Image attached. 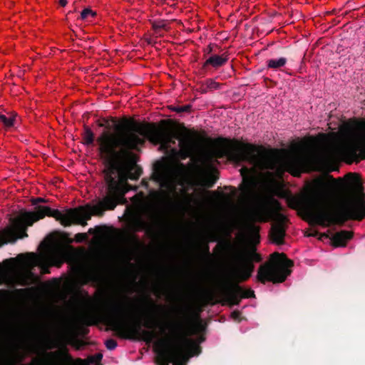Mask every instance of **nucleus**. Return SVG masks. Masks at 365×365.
Masks as SVG:
<instances>
[{"instance_id": "obj_1", "label": "nucleus", "mask_w": 365, "mask_h": 365, "mask_svg": "<svg viewBox=\"0 0 365 365\" xmlns=\"http://www.w3.org/2000/svg\"><path fill=\"white\" fill-rule=\"evenodd\" d=\"M147 138L152 143L167 144L173 138L179 140V156L185 159L192 155L191 141L199 140L197 131L175 123L171 120H162L158 124L139 122L133 117L123 116L114 126V132L103 131L96 140L98 153L110 168L121 175L128 174L130 180H138L142 174L135 166V155L128 150H137Z\"/></svg>"}, {"instance_id": "obj_2", "label": "nucleus", "mask_w": 365, "mask_h": 365, "mask_svg": "<svg viewBox=\"0 0 365 365\" xmlns=\"http://www.w3.org/2000/svg\"><path fill=\"white\" fill-rule=\"evenodd\" d=\"M322 187L340 189L347 203L334 204L322 202L318 193L312 188H304L299 194L286 197L287 206L299 211L304 219L318 225L328 222L343 225L348 220L361 221L365 217V194L360 175L347 173L343 179L329 175L318 180Z\"/></svg>"}, {"instance_id": "obj_3", "label": "nucleus", "mask_w": 365, "mask_h": 365, "mask_svg": "<svg viewBox=\"0 0 365 365\" xmlns=\"http://www.w3.org/2000/svg\"><path fill=\"white\" fill-rule=\"evenodd\" d=\"M280 202L272 196L265 195L256 198L253 205L247 210L246 217L240 220L232 218L216 226V232L223 238H213L211 241L217 240V243L213 249V255L222 257L230 254L237 248L236 244L231 242L230 234L234 227L244 229L246 233L241 237L257 243L259 238V227L253 222H267L276 220L282 215Z\"/></svg>"}, {"instance_id": "obj_4", "label": "nucleus", "mask_w": 365, "mask_h": 365, "mask_svg": "<svg viewBox=\"0 0 365 365\" xmlns=\"http://www.w3.org/2000/svg\"><path fill=\"white\" fill-rule=\"evenodd\" d=\"M200 138L191 141L192 155L189 156L194 162H206L213 157L229 155L237 160H249L257 167L262 169H272L277 160V151L257 147L252 144L245 143L237 140L219 138L212 143V149H207L203 145L210 142L198 132Z\"/></svg>"}, {"instance_id": "obj_5", "label": "nucleus", "mask_w": 365, "mask_h": 365, "mask_svg": "<svg viewBox=\"0 0 365 365\" xmlns=\"http://www.w3.org/2000/svg\"><path fill=\"white\" fill-rule=\"evenodd\" d=\"M233 250L230 254L217 259L229 257L235 262L234 266L227 272V279L221 285L219 294L223 296V300L230 305H239L242 299L255 298V294L251 288H244L239 283L247 281L254 271V262L262 260L261 255L255 249L243 250L235 253Z\"/></svg>"}, {"instance_id": "obj_6", "label": "nucleus", "mask_w": 365, "mask_h": 365, "mask_svg": "<svg viewBox=\"0 0 365 365\" xmlns=\"http://www.w3.org/2000/svg\"><path fill=\"white\" fill-rule=\"evenodd\" d=\"M217 295L210 289L201 291L195 296L192 306L185 309L187 316L185 322H178L168 327L171 334L168 336L175 346L180 345L183 348L187 358L198 355L200 346L197 341L187 336L200 333L205 329L200 315L201 308L208 304L221 303V300L215 299Z\"/></svg>"}, {"instance_id": "obj_7", "label": "nucleus", "mask_w": 365, "mask_h": 365, "mask_svg": "<svg viewBox=\"0 0 365 365\" xmlns=\"http://www.w3.org/2000/svg\"><path fill=\"white\" fill-rule=\"evenodd\" d=\"M55 264L53 256L34 252L19 254L0 265V284L7 282L25 286L35 283L38 277L32 272L34 267H39L41 274H46L50 273V267Z\"/></svg>"}, {"instance_id": "obj_8", "label": "nucleus", "mask_w": 365, "mask_h": 365, "mask_svg": "<svg viewBox=\"0 0 365 365\" xmlns=\"http://www.w3.org/2000/svg\"><path fill=\"white\" fill-rule=\"evenodd\" d=\"M78 321L87 326L95 325L98 322H103L112 331H115L117 336L121 339H141L146 343H150L158 335L153 330H143L139 332L136 324L128 320L123 314L120 303H115L105 314H101L100 312L98 314L85 313L78 317Z\"/></svg>"}, {"instance_id": "obj_9", "label": "nucleus", "mask_w": 365, "mask_h": 365, "mask_svg": "<svg viewBox=\"0 0 365 365\" xmlns=\"http://www.w3.org/2000/svg\"><path fill=\"white\" fill-rule=\"evenodd\" d=\"M30 331L34 334V341L30 344L31 348H36L39 345H42L46 349L58 348L56 351L43 353L39 359H32L31 365H89L90 363L94 361L95 358L100 360L102 357L101 354H98L96 356H89L87 359H73L61 337L53 340L48 337L38 338L37 336L40 329L37 327H32ZM33 351H35L34 349Z\"/></svg>"}, {"instance_id": "obj_10", "label": "nucleus", "mask_w": 365, "mask_h": 365, "mask_svg": "<svg viewBox=\"0 0 365 365\" xmlns=\"http://www.w3.org/2000/svg\"><path fill=\"white\" fill-rule=\"evenodd\" d=\"M188 168L175 157L170 155L163 157L160 160L156 162L153 168V178L159 183L161 187L166 188L167 191H153L150 193V198L155 202L168 200V192H175L178 178L185 175Z\"/></svg>"}, {"instance_id": "obj_11", "label": "nucleus", "mask_w": 365, "mask_h": 365, "mask_svg": "<svg viewBox=\"0 0 365 365\" xmlns=\"http://www.w3.org/2000/svg\"><path fill=\"white\" fill-rule=\"evenodd\" d=\"M329 138L324 133L316 136L302 138L299 142L293 144L291 152L297 155L285 163V169L293 176H299L303 171L305 161L315 155L320 150L329 144Z\"/></svg>"}, {"instance_id": "obj_12", "label": "nucleus", "mask_w": 365, "mask_h": 365, "mask_svg": "<svg viewBox=\"0 0 365 365\" xmlns=\"http://www.w3.org/2000/svg\"><path fill=\"white\" fill-rule=\"evenodd\" d=\"M293 265L292 260L288 259L286 254L275 252L269 255L266 262L259 267L257 281L262 284L267 282L274 284L284 282L290 274L289 269Z\"/></svg>"}, {"instance_id": "obj_13", "label": "nucleus", "mask_w": 365, "mask_h": 365, "mask_svg": "<svg viewBox=\"0 0 365 365\" xmlns=\"http://www.w3.org/2000/svg\"><path fill=\"white\" fill-rule=\"evenodd\" d=\"M58 215V210L51 209L48 206H37L35 211H24L13 218L7 228L12 233V237L15 238L16 242L18 239L28 237L26 233L28 226H31L34 222L45 217H53L57 220Z\"/></svg>"}, {"instance_id": "obj_14", "label": "nucleus", "mask_w": 365, "mask_h": 365, "mask_svg": "<svg viewBox=\"0 0 365 365\" xmlns=\"http://www.w3.org/2000/svg\"><path fill=\"white\" fill-rule=\"evenodd\" d=\"M154 350L157 353L156 363L158 365H185L187 360L183 348L175 346L168 336L156 341L154 344Z\"/></svg>"}, {"instance_id": "obj_15", "label": "nucleus", "mask_w": 365, "mask_h": 365, "mask_svg": "<svg viewBox=\"0 0 365 365\" xmlns=\"http://www.w3.org/2000/svg\"><path fill=\"white\" fill-rule=\"evenodd\" d=\"M108 192L106 197L100 202L99 206L105 210H113L118 204H125V194L128 191L127 184L116 181L111 175L106 177Z\"/></svg>"}, {"instance_id": "obj_16", "label": "nucleus", "mask_w": 365, "mask_h": 365, "mask_svg": "<svg viewBox=\"0 0 365 365\" xmlns=\"http://www.w3.org/2000/svg\"><path fill=\"white\" fill-rule=\"evenodd\" d=\"M92 215L91 207L88 206H79L75 208H70L64 213L58 210L57 221L64 227L71 225H80L86 226L87 221Z\"/></svg>"}, {"instance_id": "obj_17", "label": "nucleus", "mask_w": 365, "mask_h": 365, "mask_svg": "<svg viewBox=\"0 0 365 365\" xmlns=\"http://www.w3.org/2000/svg\"><path fill=\"white\" fill-rule=\"evenodd\" d=\"M72 274L76 281L82 285L90 282H101L103 279L100 274V270L96 267L73 265L72 267Z\"/></svg>"}, {"instance_id": "obj_18", "label": "nucleus", "mask_w": 365, "mask_h": 365, "mask_svg": "<svg viewBox=\"0 0 365 365\" xmlns=\"http://www.w3.org/2000/svg\"><path fill=\"white\" fill-rule=\"evenodd\" d=\"M130 225L134 231L145 230L148 236L153 239L160 237L165 228V224L160 218L155 219L153 223L150 224L140 217H135L133 219Z\"/></svg>"}, {"instance_id": "obj_19", "label": "nucleus", "mask_w": 365, "mask_h": 365, "mask_svg": "<svg viewBox=\"0 0 365 365\" xmlns=\"http://www.w3.org/2000/svg\"><path fill=\"white\" fill-rule=\"evenodd\" d=\"M343 134L349 141L360 147L365 155V119L346 127Z\"/></svg>"}, {"instance_id": "obj_20", "label": "nucleus", "mask_w": 365, "mask_h": 365, "mask_svg": "<svg viewBox=\"0 0 365 365\" xmlns=\"http://www.w3.org/2000/svg\"><path fill=\"white\" fill-rule=\"evenodd\" d=\"M288 220L287 217L284 215H279L273 220L269 232V237L272 243L277 245L284 244Z\"/></svg>"}, {"instance_id": "obj_21", "label": "nucleus", "mask_w": 365, "mask_h": 365, "mask_svg": "<svg viewBox=\"0 0 365 365\" xmlns=\"http://www.w3.org/2000/svg\"><path fill=\"white\" fill-rule=\"evenodd\" d=\"M242 184L240 187L242 198H249L253 192L255 187L259 181L260 175L253 169H241Z\"/></svg>"}, {"instance_id": "obj_22", "label": "nucleus", "mask_w": 365, "mask_h": 365, "mask_svg": "<svg viewBox=\"0 0 365 365\" xmlns=\"http://www.w3.org/2000/svg\"><path fill=\"white\" fill-rule=\"evenodd\" d=\"M22 360L18 352L8 347H0V365H16Z\"/></svg>"}, {"instance_id": "obj_23", "label": "nucleus", "mask_w": 365, "mask_h": 365, "mask_svg": "<svg viewBox=\"0 0 365 365\" xmlns=\"http://www.w3.org/2000/svg\"><path fill=\"white\" fill-rule=\"evenodd\" d=\"M125 243L130 246V249L125 252L127 256L136 255L138 252L145 248V245L135 234H127L123 237Z\"/></svg>"}, {"instance_id": "obj_24", "label": "nucleus", "mask_w": 365, "mask_h": 365, "mask_svg": "<svg viewBox=\"0 0 365 365\" xmlns=\"http://www.w3.org/2000/svg\"><path fill=\"white\" fill-rule=\"evenodd\" d=\"M123 299L128 302H136L139 305L155 313H158L160 312V311L164 309V307L163 305L156 304L150 298L146 296L135 299H130L128 297H123Z\"/></svg>"}, {"instance_id": "obj_25", "label": "nucleus", "mask_w": 365, "mask_h": 365, "mask_svg": "<svg viewBox=\"0 0 365 365\" xmlns=\"http://www.w3.org/2000/svg\"><path fill=\"white\" fill-rule=\"evenodd\" d=\"M353 237V231L341 230L333 235L331 238V244L335 247H345Z\"/></svg>"}, {"instance_id": "obj_26", "label": "nucleus", "mask_w": 365, "mask_h": 365, "mask_svg": "<svg viewBox=\"0 0 365 365\" xmlns=\"http://www.w3.org/2000/svg\"><path fill=\"white\" fill-rule=\"evenodd\" d=\"M228 54L224 53L222 55H212L210 56L202 64V68H206L208 66L217 68L224 66L228 61Z\"/></svg>"}, {"instance_id": "obj_27", "label": "nucleus", "mask_w": 365, "mask_h": 365, "mask_svg": "<svg viewBox=\"0 0 365 365\" xmlns=\"http://www.w3.org/2000/svg\"><path fill=\"white\" fill-rule=\"evenodd\" d=\"M223 84L217 82L212 78H207L198 83L197 91L200 93H207L216 90L221 89Z\"/></svg>"}, {"instance_id": "obj_28", "label": "nucleus", "mask_w": 365, "mask_h": 365, "mask_svg": "<svg viewBox=\"0 0 365 365\" xmlns=\"http://www.w3.org/2000/svg\"><path fill=\"white\" fill-rule=\"evenodd\" d=\"M24 292V289H16L12 292L6 289H0V304L11 300Z\"/></svg>"}, {"instance_id": "obj_29", "label": "nucleus", "mask_w": 365, "mask_h": 365, "mask_svg": "<svg viewBox=\"0 0 365 365\" xmlns=\"http://www.w3.org/2000/svg\"><path fill=\"white\" fill-rule=\"evenodd\" d=\"M215 181L216 178L212 173H205L199 176L198 184L210 187L214 185Z\"/></svg>"}, {"instance_id": "obj_30", "label": "nucleus", "mask_w": 365, "mask_h": 365, "mask_svg": "<svg viewBox=\"0 0 365 365\" xmlns=\"http://www.w3.org/2000/svg\"><path fill=\"white\" fill-rule=\"evenodd\" d=\"M15 238L12 237V233L6 227L0 231V247L9 242H14Z\"/></svg>"}, {"instance_id": "obj_31", "label": "nucleus", "mask_w": 365, "mask_h": 365, "mask_svg": "<svg viewBox=\"0 0 365 365\" xmlns=\"http://www.w3.org/2000/svg\"><path fill=\"white\" fill-rule=\"evenodd\" d=\"M152 26V29L155 31L158 32L160 30L163 29L165 31L169 30V21L164 19H157L150 21Z\"/></svg>"}, {"instance_id": "obj_32", "label": "nucleus", "mask_w": 365, "mask_h": 365, "mask_svg": "<svg viewBox=\"0 0 365 365\" xmlns=\"http://www.w3.org/2000/svg\"><path fill=\"white\" fill-rule=\"evenodd\" d=\"M82 140L83 144L90 145L93 144L94 141V133L92 130L87 125L83 128V132L82 133Z\"/></svg>"}, {"instance_id": "obj_33", "label": "nucleus", "mask_w": 365, "mask_h": 365, "mask_svg": "<svg viewBox=\"0 0 365 365\" xmlns=\"http://www.w3.org/2000/svg\"><path fill=\"white\" fill-rule=\"evenodd\" d=\"M287 63V58L281 57L278 59H269L267 61L268 68L277 69L283 67Z\"/></svg>"}, {"instance_id": "obj_34", "label": "nucleus", "mask_w": 365, "mask_h": 365, "mask_svg": "<svg viewBox=\"0 0 365 365\" xmlns=\"http://www.w3.org/2000/svg\"><path fill=\"white\" fill-rule=\"evenodd\" d=\"M15 115L12 113L0 114V123L5 127L10 128L14 124Z\"/></svg>"}, {"instance_id": "obj_35", "label": "nucleus", "mask_w": 365, "mask_h": 365, "mask_svg": "<svg viewBox=\"0 0 365 365\" xmlns=\"http://www.w3.org/2000/svg\"><path fill=\"white\" fill-rule=\"evenodd\" d=\"M157 325L155 319L151 315H146L144 318L143 326L146 328H153Z\"/></svg>"}, {"instance_id": "obj_36", "label": "nucleus", "mask_w": 365, "mask_h": 365, "mask_svg": "<svg viewBox=\"0 0 365 365\" xmlns=\"http://www.w3.org/2000/svg\"><path fill=\"white\" fill-rule=\"evenodd\" d=\"M196 247L198 250L205 253L206 255H210L209 247L207 243H202L199 241L196 243Z\"/></svg>"}, {"instance_id": "obj_37", "label": "nucleus", "mask_w": 365, "mask_h": 365, "mask_svg": "<svg viewBox=\"0 0 365 365\" xmlns=\"http://www.w3.org/2000/svg\"><path fill=\"white\" fill-rule=\"evenodd\" d=\"M96 232L97 235L103 237H107L108 236V232L106 227H97L96 228Z\"/></svg>"}, {"instance_id": "obj_38", "label": "nucleus", "mask_w": 365, "mask_h": 365, "mask_svg": "<svg viewBox=\"0 0 365 365\" xmlns=\"http://www.w3.org/2000/svg\"><path fill=\"white\" fill-rule=\"evenodd\" d=\"M94 14H95L93 12V11L91 9H83L81 11V17L82 19H86L89 16H93Z\"/></svg>"}, {"instance_id": "obj_39", "label": "nucleus", "mask_w": 365, "mask_h": 365, "mask_svg": "<svg viewBox=\"0 0 365 365\" xmlns=\"http://www.w3.org/2000/svg\"><path fill=\"white\" fill-rule=\"evenodd\" d=\"M105 345L109 350H113L117 346V342L115 339H110L106 341Z\"/></svg>"}, {"instance_id": "obj_40", "label": "nucleus", "mask_w": 365, "mask_h": 365, "mask_svg": "<svg viewBox=\"0 0 365 365\" xmlns=\"http://www.w3.org/2000/svg\"><path fill=\"white\" fill-rule=\"evenodd\" d=\"M88 236L86 233H77L75 235L74 240L76 242H82L87 240Z\"/></svg>"}, {"instance_id": "obj_41", "label": "nucleus", "mask_w": 365, "mask_h": 365, "mask_svg": "<svg viewBox=\"0 0 365 365\" xmlns=\"http://www.w3.org/2000/svg\"><path fill=\"white\" fill-rule=\"evenodd\" d=\"M190 109H191V106L186 105V106H183L176 107V108H173V110L177 113H182V112H189V111H190Z\"/></svg>"}, {"instance_id": "obj_42", "label": "nucleus", "mask_w": 365, "mask_h": 365, "mask_svg": "<svg viewBox=\"0 0 365 365\" xmlns=\"http://www.w3.org/2000/svg\"><path fill=\"white\" fill-rule=\"evenodd\" d=\"M327 163L329 165V168H328L329 171H334L337 169V163L334 160L329 159L327 161Z\"/></svg>"}, {"instance_id": "obj_43", "label": "nucleus", "mask_w": 365, "mask_h": 365, "mask_svg": "<svg viewBox=\"0 0 365 365\" xmlns=\"http://www.w3.org/2000/svg\"><path fill=\"white\" fill-rule=\"evenodd\" d=\"M48 202V200L47 199L43 198V197H33L31 199V202L33 205H36L37 204H38L40 202L46 203Z\"/></svg>"}, {"instance_id": "obj_44", "label": "nucleus", "mask_w": 365, "mask_h": 365, "mask_svg": "<svg viewBox=\"0 0 365 365\" xmlns=\"http://www.w3.org/2000/svg\"><path fill=\"white\" fill-rule=\"evenodd\" d=\"M73 345L76 349H79L81 346L86 345V342L81 339H76L73 341Z\"/></svg>"}, {"instance_id": "obj_45", "label": "nucleus", "mask_w": 365, "mask_h": 365, "mask_svg": "<svg viewBox=\"0 0 365 365\" xmlns=\"http://www.w3.org/2000/svg\"><path fill=\"white\" fill-rule=\"evenodd\" d=\"M212 196L218 199H227V196L222 192H212Z\"/></svg>"}, {"instance_id": "obj_46", "label": "nucleus", "mask_w": 365, "mask_h": 365, "mask_svg": "<svg viewBox=\"0 0 365 365\" xmlns=\"http://www.w3.org/2000/svg\"><path fill=\"white\" fill-rule=\"evenodd\" d=\"M64 248L61 245H56L55 246V250L58 252H62L63 251Z\"/></svg>"}, {"instance_id": "obj_47", "label": "nucleus", "mask_w": 365, "mask_h": 365, "mask_svg": "<svg viewBox=\"0 0 365 365\" xmlns=\"http://www.w3.org/2000/svg\"><path fill=\"white\" fill-rule=\"evenodd\" d=\"M140 200V195H139V194L135 195L134 197H133V198H132V201H133V202H137V201H138V200Z\"/></svg>"}, {"instance_id": "obj_48", "label": "nucleus", "mask_w": 365, "mask_h": 365, "mask_svg": "<svg viewBox=\"0 0 365 365\" xmlns=\"http://www.w3.org/2000/svg\"><path fill=\"white\" fill-rule=\"evenodd\" d=\"M184 200L187 202H189L191 200V195H189V194H186L185 196H184Z\"/></svg>"}, {"instance_id": "obj_49", "label": "nucleus", "mask_w": 365, "mask_h": 365, "mask_svg": "<svg viewBox=\"0 0 365 365\" xmlns=\"http://www.w3.org/2000/svg\"><path fill=\"white\" fill-rule=\"evenodd\" d=\"M343 155L344 156H351V157H353L354 156V153L352 152H344L343 153Z\"/></svg>"}, {"instance_id": "obj_50", "label": "nucleus", "mask_w": 365, "mask_h": 365, "mask_svg": "<svg viewBox=\"0 0 365 365\" xmlns=\"http://www.w3.org/2000/svg\"><path fill=\"white\" fill-rule=\"evenodd\" d=\"M212 51V44H209L207 48V53H210Z\"/></svg>"}, {"instance_id": "obj_51", "label": "nucleus", "mask_w": 365, "mask_h": 365, "mask_svg": "<svg viewBox=\"0 0 365 365\" xmlns=\"http://www.w3.org/2000/svg\"><path fill=\"white\" fill-rule=\"evenodd\" d=\"M59 4L61 6H65L67 4V0H60Z\"/></svg>"}, {"instance_id": "obj_52", "label": "nucleus", "mask_w": 365, "mask_h": 365, "mask_svg": "<svg viewBox=\"0 0 365 365\" xmlns=\"http://www.w3.org/2000/svg\"><path fill=\"white\" fill-rule=\"evenodd\" d=\"M238 315H239V312H236V311H235V312H233L232 313V317L233 318H237V317H238Z\"/></svg>"}, {"instance_id": "obj_53", "label": "nucleus", "mask_w": 365, "mask_h": 365, "mask_svg": "<svg viewBox=\"0 0 365 365\" xmlns=\"http://www.w3.org/2000/svg\"><path fill=\"white\" fill-rule=\"evenodd\" d=\"M153 291L155 292H158L160 291V287L158 285H155L153 287Z\"/></svg>"}, {"instance_id": "obj_54", "label": "nucleus", "mask_w": 365, "mask_h": 365, "mask_svg": "<svg viewBox=\"0 0 365 365\" xmlns=\"http://www.w3.org/2000/svg\"><path fill=\"white\" fill-rule=\"evenodd\" d=\"M111 121L115 123L116 121L115 118H111Z\"/></svg>"}, {"instance_id": "obj_55", "label": "nucleus", "mask_w": 365, "mask_h": 365, "mask_svg": "<svg viewBox=\"0 0 365 365\" xmlns=\"http://www.w3.org/2000/svg\"><path fill=\"white\" fill-rule=\"evenodd\" d=\"M277 195L279 197H284V195H282V194H277Z\"/></svg>"}, {"instance_id": "obj_56", "label": "nucleus", "mask_w": 365, "mask_h": 365, "mask_svg": "<svg viewBox=\"0 0 365 365\" xmlns=\"http://www.w3.org/2000/svg\"><path fill=\"white\" fill-rule=\"evenodd\" d=\"M203 340H204V339H203L202 337H200V341H202Z\"/></svg>"}, {"instance_id": "obj_57", "label": "nucleus", "mask_w": 365, "mask_h": 365, "mask_svg": "<svg viewBox=\"0 0 365 365\" xmlns=\"http://www.w3.org/2000/svg\"><path fill=\"white\" fill-rule=\"evenodd\" d=\"M194 167H195V168H196V169H197V168H198V166H194Z\"/></svg>"}]
</instances>
